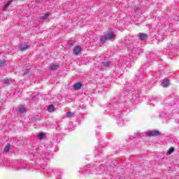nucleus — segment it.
I'll return each instance as SVG.
<instances>
[{
  "label": "nucleus",
  "instance_id": "nucleus-8",
  "mask_svg": "<svg viewBox=\"0 0 179 179\" xmlns=\"http://www.w3.org/2000/svg\"><path fill=\"white\" fill-rule=\"evenodd\" d=\"M48 113H54V111H55V107L54 106V105H49L48 108Z\"/></svg>",
  "mask_w": 179,
  "mask_h": 179
},
{
  "label": "nucleus",
  "instance_id": "nucleus-17",
  "mask_svg": "<svg viewBox=\"0 0 179 179\" xmlns=\"http://www.w3.org/2000/svg\"><path fill=\"white\" fill-rule=\"evenodd\" d=\"M148 136H155V133L153 131H150L148 133Z\"/></svg>",
  "mask_w": 179,
  "mask_h": 179
},
{
  "label": "nucleus",
  "instance_id": "nucleus-10",
  "mask_svg": "<svg viewBox=\"0 0 179 179\" xmlns=\"http://www.w3.org/2000/svg\"><path fill=\"white\" fill-rule=\"evenodd\" d=\"M48 16H50V13L47 12L45 13V15L42 17H41V20H46V19L48 18Z\"/></svg>",
  "mask_w": 179,
  "mask_h": 179
},
{
  "label": "nucleus",
  "instance_id": "nucleus-1",
  "mask_svg": "<svg viewBox=\"0 0 179 179\" xmlns=\"http://www.w3.org/2000/svg\"><path fill=\"white\" fill-rule=\"evenodd\" d=\"M114 37V32L112 31H109L106 35L104 36H102L100 39L99 41L101 44H106V42L108 40H111Z\"/></svg>",
  "mask_w": 179,
  "mask_h": 179
},
{
  "label": "nucleus",
  "instance_id": "nucleus-16",
  "mask_svg": "<svg viewBox=\"0 0 179 179\" xmlns=\"http://www.w3.org/2000/svg\"><path fill=\"white\" fill-rule=\"evenodd\" d=\"M10 6V1L7 2L6 4L3 6V10H5V9H8V8H9Z\"/></svg>",
  "mask_w": 179,
  "mask_h": 179
},
{
  "label": "nucleus",
  "instance_id": "nucleus-3",
  "mask_svg": "<svg viewBox=\"0 0 179 179\" xmlns=\"http://www.w3.org/2000/svg\"><path fill=\"white\" fill-rule=\"evenodd\" d=\"M82 52V48H80L79 46H76L73 49V53L75 54V55H79Z\"/></svg>",
  "mask_w": 179,
  "mask_h": 179
},
{
  "label": "nucleus",
  "instance_id": "nucleus-5",
  "mask_svg": "<svg viewBox=\"0 0 179 179\" xmlns=\"http://www.w3.org/2000/svg\"><path fill=\"white\" fill-rule=\"evenodd\" d=\"M73 87L76 90H80V88L82 87V83H75L73 85Z\"/></svg>",
  "mask_w": 179,
  "mask_h": 179
},
{
  "label": "nucleus",
  "instance_id": "nucleus-15",
  "mask_svg": "<svg viewBox=\"0 0 179 179\" xmlns=\"http://www.w3.org/2000/svg\"><path fill=\"white\" fill-rule=\"evenodd\" d=\"M109 64L108 62H101V66L103 67V68H107V66H109Z\"/></svg>",
  "mask_w": 179,
  "mask_h": 179
},
{
  "label": "nucleus",
  "instance_id": "nucleus-9",
  "mask_svg": "<svg viewBox=\"0 0 179 179\" xmlns=\"http://www.w3.org/2000/svg\"><path fill=\"white\" fill-rule=\"evenodd\" d=\"M17 111L18 113V114H23V113L26 112V109L23 107H19L17 108Z\"/></svg>",
  "mask_w": 179,
  "mask_h": 179
},
{
  "label": "nucleus",
  "instance_id": "nucleus-7",
  "mask_svg": "<svg viewBox=\"0 0 179 179\" xmlns=\"http://www.w3.org/2000/svg\"><path fill=\"white\" fill-rule=\"evenodd\" d=\"M162 87H169V86H170V81H169L168 80H164L162 83Z\"/></svg>",
  "mask_w": 179,
  "mask_h": 179
},
{
  "label": "nucleus",
  "instance_id": "nucleus-6",
  "mask_svg": "<svg viewBox=\"0 0 179 179\" xmlns=\"http://www.w3.org/2000/svg\"><path fill=\"white\" fill-rule=\"evenodd\" d=\"M27 48H29V45L27 43H23L20 47V51H26Z\"/></svg>",
  "mask_w": 179,
  "mask_h": 179
},
{
  "label": "nucleus",
  "instance_id": "nucleus-11",
  "mask_svg": "<svg viewBox=\"0 0 179 179\" xmlns=\"http://www.w3.org/2000/svg\"><path fill=\"white\" fill-rule=\"evenodd\" d=\"M10 149H12V147H10V144H7L4 148V152H6V153H8V152H9L10 150Z\"/></svg>",
  "mask_w": 179,
  "mask_h": 179
},
{
  "label": "nucleus",
  "instance_id": "nucleus-19",
  "mask_svg": "<svg viewBox=\"0 0 179 179\" xmlns=\"http://www.w3.org/2000/svg\"><path fill=\"white\" fill-rule=\"evenodd\" d=\"M9 83H10L9 80H5L3 82V85H9Z\"/></svg>",
  "mask_w": 179,
  "mask_h": 179
},
{
  "label": "nucleus",
  "instance_id": "nucleus-2",
  "mask_svg": "<svg viewBox=\"0 0 179 179\" xmlns=\"http://www.w3.org/2000/svg\"><path fill=\"white\" fill-rule=\"evenodd\" d=\"M137 37L138 38V40H141L143 41L145 40H148V38H149V36H148V34L145 33H138L137 34Z\"/></svg>",
  "mask_w": 179,
  "mask_h": 179
},
{
  "label": "nucleus",
  "instance_id": "nucleus-21",
  "mask_svg": "<svg viewBox=\"0 0 179 179\" xmlns=\"http://www.w3.org/2000/svg\"><path fill=\"white\" fill-rule=\"evenodd\" d=\"M21 1H24V0H21ZM25 1H27V0H25Z\"/></svg>",
  "mask_w": 179,
  "mask_h": 179
},
{
  "label": "nucleus",
  "instance_id": "nucleus-18",
  "mask_svg": "<svg viewBox=\"0 0 179 179\" xmlns=\"http://www.w3.org/2000/svg\"><path fill=\"white\" fill-rule=\"evenodd\" d=\"M158 135H160V132L159 131H154V136H157Z\"/></svg>",
  "mask_w": 179,
  "mask_h": 179
},
{
  "label": "nucleus",
  "instance_id": "nucleus-14",
  "mask_svg": "<svg viewBox=\"0 0 179 179\" xmlns=\"http://www.w3.org/2000/svg\"><path fill=\"white\" fill-rule=\"evenodd\" d=\"M75 113H72V112H68L67 113V117L68 118H72V117H74Z\"/></svg>",
  "mask_w": 179,
  "mask_h": 179
},
{
  "label": "nucleus",
  "instance_id": "nucleus-13",
  "mask_svg": "<svg viewBox=\"0 0 179 179\" xmlns=\"http://www.w3.org/2000/svg\"><path fill=\"white\" fill-rule=\"evenodd\" d=\"M38 138L41 141L45 138V134H44V133H39Z\"/></svg>",
  "mask_w": 179,
  "mask_h": 179
},
{
  "label": "nucleus",
  "instance_id": "nucleus-4",
  "mask_svg": "<svg viewBox=\"0 0 179 179\" xmlns=\"http://www.w3.org/2000/svg\"><path fill=\"white\" fill-rule=\"evenodd\" d=\"M58 68H59V65H58L57 64H51L50 66V71H57Z\"/></svg>",
  "mask_w": 179,
  "mask_h": 179
},
{
  "label": "nucleus",
  "instance_id": "nucleus-20",
  "mask_svg": "<svg viewBox=\"0 0 179 179\" xmlns=\"http://www.w3.org/2000/svg\"><path fill=\"white\" fill-rule=\"evenodd\" d=\"M5 65V62L2 60H0V66H3Z\"/></svg>",
  "mask_w": 179,
  "mask_h": 179
},
{
  "label": "nucleus",
  "instance_id": "nucleus-12",
  "mask_svg": "<svg viewBox=\"0 0 179 179\" xmlns=\"http://www.w3.org/2000/svg\"><path fill=\"white\" fill-rule=\"evenodd\" d=\"M173 152H174V148L171 147V148L168 150V151H167V152H166V155L169 156V155H171V153H173Z\"/></svg>",
  "mask_w": 179,
  "mask_h": 179
}]
</instances>
